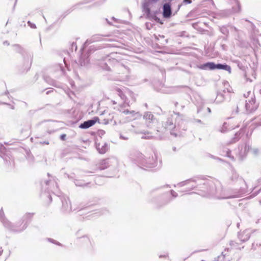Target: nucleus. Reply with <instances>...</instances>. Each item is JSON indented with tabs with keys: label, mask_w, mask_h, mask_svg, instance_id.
<instances>
[{
	"label": "nucleus",
	"mask_w": 261,
	"mask_h": 261,
	"mask_svg": "<svg viewBox=\"0 0 261 261\" xmlns=\"http://www.w3.org/2000/svg\"><path fill=\"white\" fill-rule=\"evenodd\" d=\"M246 109L248 113H252L258 108V105L256 103L254 97H251L246 101Z\"/></svg>",
	"instance_id": "1"
},
{
	"label": "nucleus",
	"mask_w": 261,
	"mask_h": 261,
	"mask_svg": "<svg viewBox=\"0 0 261 261\" xmlns=\"http://www.w3.org/2000/svg\"><path fill=\"white\" fill-rule=\"evenodd\" d=\"M98 118L95 117L94 118V119L89 120L88 121L84 122L83 123L81 124L80 127L82 128H89L94 125L97 121H98Z\"/></svg>",
	"instance_id": "2"
},
{
	"label": "nucleus",
	"mask_w": 261,
	"mask_h": 261,
	"mask_svg": "<svg viewBox=\"0 0 261 261\" xmlns=\"http://www.w3.org/2000/svg\"><path fill=\"white\" fill-rule=\"evenodd\" d=\"M171 14V6L169 4H165L163 6V16L165 18L169 17Z\"/></svg>",
	"instance_id": "3"
},
{
	"label": "nucleus",
	"mask_w": 261,
	"mask_h": 261,
	"mask_svg": "<svg viewBox=\"0 0 261 261\" xmlns=\"http://www.w3.org/2000/svg\"><path fill=\"white\" fill-rule=\"evenodd\" d=\"M216 69H223V70L227 71L229 73H231L230 66H229L226 64H225V65L220 64H216Z\"/></svg>",
	"instance_id": "4"
},
{
	"label": "nucleus",
	"mask_w": 261,
	"mask_h": 261,
	"mask_svg": "<svg viewBox=\"0 0 261 261\" xmlns=\"http://www.w3.org/2000/svg\"><path fill=\"white\" fill-rule=\"evenodd\" d=\"M204 67H208L211 70L216 69V64L213 62H208L203 65Z\"/></svg>",
	"instance_id": "5"
},
{
	"label": "nucleus",
	"mask_w": 261,
	"mask_h": 261,
	"mask_svg": "<svg viewBox=\"0 0 261 261\" xmlns=\"http://www.w3.org/2000/svg\"><path fill=\"white\" fill-rule=\"evenodd\" d=\"M33 216V214L32 213H27L26 214L24 217H23L22 222H25V223L27 222L28 220L29 219H31Z\"/></svg>",
	"instance_id": "6"
},
{
	"label": "nucleus",
	"mask_w": 261,
	"mask_h": 261,
	"mask_svg": "<svg viewBox=\"0 0 261 261\" xmlns=\"http://www.w3.org/2000/svg\"><path fill=\"white\" fill-rule=\"evenodd\" d=\"M98 149L99 150V152L100 153H105L108 150L107 146H102L101 149H100L99 148V145L98 146Z\"/></svg>",
	"instance_id": "7"
},
{
	"label": "nucleus",
	"mask_w": 261,
	"mask_h": 261,
	"mask_svg": "<svg viewBox=\"0 0 261 261\" xmlns=\"http://www.w3.org/2000/svg\"><path fill=\"white\" fill-rule=\"evenodd\" d=\"M224 258L223 256H219L215 260V261H222Z\"/></svg>",
	"instance_id": "8"
},
{
	"label": "nucleus",
	"mask_w": 261,
	"mask_h": 261,
	"mask_svg": "<svg viewBox=\"0 0 261 261\" xmlns=\"http://www.w3.org/2000/svg\"><path fill=\"white\" fill-rule=\"evenodd\" d=\"M66 134H62L60 136V139L63 141H65L66 140Z\"/></svg>",
	"instance_id": "9"
},
{
	"label": "nucleus",
	"mask_w": 261,
	"mask_h": 261,
	"mask_svg": "<svg viewBox=\"0 0 261 261\" xmlns=\"http://www.w3.org/2000/svg\"><path fill=\"white\" fill-rule=\"evenodd\" d=\"M184 2L187 4H190L192 3L191 0H184Z\"/></svg>",
	"instance_id": "10"
},
{
	"label": "nucleus",
	"mask_w": 261,
	"mask_h": 261,
	"mask_svg": "<svg viewBox=\"0 0 261 261\" xmlns=\"http://www.w3.org/2000/svg\"><path fill=\"white\" fill-rule=\"evenodd\" d=\"M3 252V250L2 249V247H0V256L2 254Z\"/></svg>",
	"instance_id": "11"
},
{
	"label": "nucleus",
	"mask_w": 261,
	"mask_h": 261,
	"mask_svg": "<svg viewBox=\"0 0 261 261\" xmlns=\"http://www.w3.org/2000/svg\"><path fill=\"white\" fill-rule=\"evenodd\" d=\"M149 117L150 116L151 118H152L153 117V115L152 114H151L149 115Z\"/></svg>",
	"instance_id": "12"
},
{
	"label": "nucleus",
	"mask_w": 261,
	"mask_h": 261,
	"mask_svg": "<svg viewBox=\"0 0 261 261\" xmlns=\"http://www.w3.org/2000/svg\"><path fill=\"white\" fill-rule=\"evenodd\" d=\"M207 110H208V111L209 112H211V109H210V108H207Z\"/></svg>",
	"instance_id": "13"
}]
</instances>
